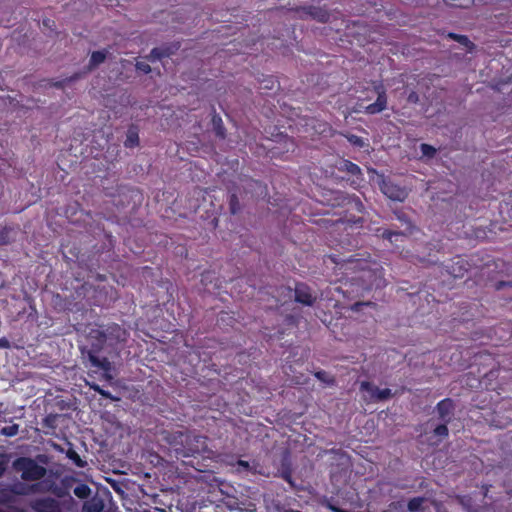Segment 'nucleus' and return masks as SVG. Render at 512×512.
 Masks as SVG:
<instances>
[{"label": "nucleus", "mask_w": 512, "mask_h": 512, "mask_svg": "<svg viewBox=\"0 0 512 512\" xmlns=\"http://www.w3.org/2000/svg\"><path fill=\"white\" fill-rule=\"evenodd\" d=\"M32 508L36 512H61L59 502L52 498L38 499L33 502Z\"/></svg>", "instance_id": "nucleus-6"}, {"label": "nucleus", "mask_w": 512, "mask_h": 512, "mask_svg": "<svg viewBox=\"0 0 512 512\" xmlns=\"http://www.w3.org/2000/svg\"><path fill=\"white\" fill-rule=\"evenodd\" d=\"M420 149H421L422 155L425 157H428V158H432L436 153V149L433 146L428 145V144H421Z\"/></svg>", "instance_id": "nucleus-21"}, {"label": "nucleus", "mask_w": 512, "mask_h": 512, "mask_svg": "<svg viewBox=\"0 0 512 512\" xmlns=\"http://www.w3.org/2000/svg\"><path fill=\"white\" fill-rule=\"evenodd\" d=\"M484 497L492 502L491 506L481 510L473 508L472 499L469 496H457L453 501L461 505L465 512H507L512 507V488L505 490L504 495L499 497L489 495V489L485 488Z\"/></svg>", "instance_id": "nucleus-2"}, {"label": "nucleus", "mask_w": 512, "mask_h": 512, "mask_svg": "<svg viewBox=\"0 0 512 512\" xmlns=\"http://www.w3.org/2000/svg\"><path fill=\"white\" fill-rule=\"evenodd\" d=\"M106 52L105 51H95L91 54L90 61H89V69L92 70L96 66L103 63L106 59Z\"/></svg>", "instance_id": "nucleus-13"}, {"label": "nucleus", "mask_w": 512, "mask_h": 512, "mask_svg": "<svg viewBox=\"0 0 512 512\" xmlns=\"http://www.w3.org/2000/svg\"><path fill=\"white\" fill-rule=\"evenodd\" d=\"M347 270L360 272L361 275L358 277L364 286V289L368 290L372 287H382L385 284L383 279L382 267L372 261L365 259H349L346 263Z\"/></svg>", "instance_id": "nucleus-1"}, {"label": "nucleus", "mask_w": 512, "mask_h": 512, "mask_svg": "<svg viewBox=\"0 0 512 512\" xmlns=\"http://www.w3.org/2000/svg\"><path fill=\"white\" fill-rule=\"evenodd\" d=\"M94 391L99 393V390H103L99 385L93 384L90 386Z\"/></svg>", "instance_id": "nucleus-37"}, {"label": "nucleus", "mask_w": 512, "mask_h": 512, "mask_svg": "<svg viewBox=\"0 0 512 512\" xmlns=\"http://www.w3.org/2000/svg\"><path fill=\"white\" fill-rule=\"evenodd\" d=\"M234 200V197L232 198V201ZM236 210L234 209V207L232 206V213H235Z\"/></svg>", "instance_id": "nucleus-43"}, {"label": "nucleus", "mask_w": 512, "mask_h": 512, "mask_svg": "<svg viewBox=\"0 0 512 512\" xmlns=\"http://www.w3.org/2000/svg\"><path fill=\"white\" fill-rule=\"evenodd\" d=\"M104 509V501L102 498L95 496L87 500L82 508V512H102Z\"/></svg>", "instance_id": "nucleus-10"}, {"label": "nucleus", "mask_w": 512, "mask_h": 512, "mask_svg": "<svg viewBox=\"0 0 512 512\" xmlns=\"http://www.w3.org/2000/svg\"><path fill=\"white\" fill-rule=\"evenodd\" d=\"M18 431H19V426L17 424H13V425H9V426H5V427L1 428L0 434L7 436V437H12V436H15L18 433Z\"/></svg>", "instance_id": "nucleus-19"}, {"label": "nucleus", "mask_w": 512, "mask_h": 512, "mask_svg": "<svg viewBox=\"0 0 512 512\" xmlns=\"http://www.w3.org/2000/svg\"><path fill=\"white\" fill-rule=\"evenodd\" d=\"M434 433L437 436L446 437L448 435V428L446 426V423L444 422V424H441V425L437 426L434 429Z\"/></svg>", "instance_id": "nucleus-23"}, {"label": "nucleus", "mask_w": 512, "mask_h": 512, "mask_svg": "<svg viewBox=\"0 0 512 512\" xmlns=\"http://www.w3.org/2000/svg\"><path fill=\"white\" fill-rule=\"evenodd\" d=\"M311 15L320 22H327L329 20V14L321 8H314Z\"/></svg>", "instance_id": "nucleus-17"}, {"label": "nucleus", "mask_w": 512, "mask_h": 512, "mask_svg": "<svg viewBox=\"0 0 512 512\" xmlns=\"http://www.w3.org/2000/svg\"><path fill=\"white\" fill-rule=\"evenodd\" d=\"M389 240H392V237L393 236H399L400 234L398 233H392V232H388L387 234H384Z\"/></svg>", "instance_id": "nucleus-35"}, {"label": "nucleus", "mask_w": 512, "mask_h": 512, "mask_svg": "<svg viewBox=\"0 0 512 512\" xmlns=\"http://www.w3.org/2000/svg\"><path fill=\"white\" fill-rule=\"evenodd\" d=\"M217 133H218V135H220L221 137H223V132H222V130H221V129H218Z\"/></svg>", "instance_id": "nucleus-40"}, {"label": "nucleus", "mask_w": 512, "mask_h": 512, "mask_svg": "<svg viewBox=\"0 0 512 512\" xmlns=\"http://www.w3.org/2000/svg\"><path fill=\"white\" fill-rule=\"evenodd\" d=\"M53 493H55L57 496H61L60 492H59V491H57L56 489H55V490H53Z\"/></svg>", "instance_id": "nucleus-41"}, {"label": "nucleus", "mask_w": 512, "mask_h": 512, "mask_svg": "<svg viewBox=\"0 0 512 512\" xmlns=\"http://www.w3.org/2000/svg\"><path fill=\"white\" fill-rule=\"evenodd\" d=\"M453 409H454V404H453L452 400L444 399V400L440 401L437 405V412L439 414V418L443 422L448 423L453 414Z\"/></svg>", "instance_id": "nucleus-9"}, {"label": "nucleus", "mask_w": 512, "mask_h": 512, "mask_svg": "<svg viewBox=\"0 0 512 512\" xmlns=\"http://www.w3.org/2000/svg\"><path fill=\"white\" fill-rule=\"evenodd\" d=\"M349 141L355 145H359V146H362L363 145V141L360 137L356 136V135H352L349 137Z\"/></svg>", "instance_id": "nucleus-27"}, {"label": "nucleus", "mask_w": 512, "mask_h": 512, "mask_svg": "<svg viewBox=\"0 0 512 512\" xmlns=\"http://www.w3.org/2000/svg\"><path fill=\"white\" fill-rule=\"evenodd\" d=\"M315 377H316L318 380H320V381H322V382H324L325 384L330 385V386L334 385V383H335L334 378H333L332 376H330V375H329L327 372H325V371H318V372H316V373H315Z\"/></svg>", "instance_id": "nucleus-18"}, {"label": "nucleus", "mask_w": 512, "mask_h": 512, "mask_svg": "<svg viewBox=\"0 0 512 512\" xmlns=\"http://www.w3.org/2000/svg\"><path fill=\"white\" fill-rule=\"evenodd\" d=\"M9 341L5 338L0 339V348H9Z\"/></svg>", "instance_id": "nucleus-31"}, {"label": "nucleus", "mask_w": 512, "mask_h": 512, "mask_svg": "<svg viewBox=\"0 0 512 512\" xmlns=\"http://www.w3.org/2000/svg\"><path fill=\"white\" fill-rule=\"evenodd\" d=\"M295 299L299 303L310 306L314 303L316 297L312 295L311 290L306 285L300 284L295 288Z\"/></svg>", "instance_id": "nucleus-8"}, {"label": "nucleus", "mask_w": 512, "mask_h": 512, "mask_svg": "<svg viewBox=\"0 0 512 512\" xmlns=\"http://www.w3.org/2000/svg\"><path fill=\"white\" fill-rule=\"evenodd\" d=\"M239 465L243 466L245 468H247L249 466V464L247 462H245V461H239Z\"/></svg>", "instance_id": "nucleus-38"}, {"label": "nucleus", "mask_w": 512, "mask_h": 512, "mask_svg": "<svg viewBox=\"0 0 512 512\" xmlns=\"http://www.w3.org/2000/svg\"><path fill=\"white\" fill-rule=\"evenodd\" d=\"M427 502L428 499L424 497L412 498L407 504V509L410 512H425Z\"/></svg>", "instance_id": "nucleus-11"}, {"label": "nucleus", "mask_w": 512, "mask_h": 512, "mask_svg": "<svg viewBox=\"0 0 512 512\" xmlns=\"http://www.w3.org/2000/svg\"><path fill=\"white\" fill-rule=\"evenodd\" d=\"M419 100L418 94L416 92H411L408 95V101L411 103H417Z\"/></svg>", "instance_id": "nucleus-29"}, {"label": "nucleus", "mask_w": 512, "mask_h": 512, "mask_svg": "<svg viewBox=\"0 0 512 512\" xmlns=\"http://www.w3.org/2000/svg\"><path fill=\"white\" fill-rule=\"evenodd\" d=\"M44 485H45V483H44V482H43V483H38V484L36 485V487H37V488H42Z\"/></svg>", "instance_id": "nucleus-39"}, {"label": "nucleus", "mask_w": 512, "mask_h": 512, "mask_svg": "<svg viewBox=\"0 0 512 512\" xmlns=\"http://www.w3.org/2000/svg\"><path fill=\"white\" fill-rule=\"evenodd\" d=\"M91 333H95V334H97V336H100L101 337V339H100L101 342L105 338V335L100 330H93Z\"/></svg>", "instance_id": "nucleus-33"}, {"label": "nucleus", "mask_w": 512, "mask_h": 512, "mask_svg": "<svg viewBox=\"0 0 512 512\" xmlns=\"http://www.w3.org/2000/svg\"><path fill=\"white\" fill-rule=\"evenodd\" d=\"M164 56H166V54L161 49L154 48L149 55V59L156 60V59H161Z\"/></svg>", "instance_id": "nucleus-24"}, {"label": "nucleus", "mask_w": 512, "mask_h": 512, "mask_svg": "<svg viewBox=\"0 0 512 512\" xmlns=\"http://www.w3.org/2000/svg\"><path fill=\"white\" fill-rule=\"evenodd\" d=\"M89 360L93 366L102 369L104 372H109L112 369V364L107 358L100 359L92 352H89Z\"/></svg>", "instance_id": "nucleus-12"}, {"label": "nucleus", "mask_w": 512, "mask_h": 512, "mask_svg": "<svg viewBox=\"0 0 512 512\" xmlns=\"http://www.w3.org/2000/svg\"><path fill=\"white\" fill-rule=\"evenodd\" d=\"M12 467L18 473L22 480L26 482L37 481L46 475V468L39 465L34 459L29 457H20L16 459Z\"/></svg>", "instance_id": "nucleus-3"}, {"label": "nucleus", "mask_w": 512, "mask_h": 512, "mask_svg": "<svg viewBox=\"0 0 512 512\" xmlns=\"http://www.w3.org/2000/svg\"><path fill=\"white\" fill-rule=\"evenodd\" d=\"M138 143V136L134 132L129 131L125 145L127 147H133Z\"/></svg>", "instance_id": "nucleus-22"}, {"label": "nucleus", "mask_w": 512, "mask_h": 512, "mask_svg": "<svg viewBox=\"0 0 512 512\" xmlns=\"http://www.w3.org/2000/svg\"><path fill=\"white\" fill-rule=\"evenodd\" d=\"M91 493V489L86 484H80L75 487L74 494L81 499L87 498Z\"/></svg>", "instance_id": "nucleus-15"}, {"label": "nucleus", "mask_w": 512, "mask_h": 512, "mask_svg": "<svg viewBox=\"0 0 512 512\" xmlns=\"http://www.w3.org/2000/svg\"><path fill=\"white\" fill-rule=\"evenodd\" d=\"M503 285H504V283H503V282H500V284H499V286H498V289H499L501 286H503Z\"/></svg>", "instance_id": "nucleus-44"}, {"label": "nucleus", "mask_w": 512, "mask_h": 512, "mask_svg": "<svg viewBox=\"0 0 512 512\" xmlns=\"http://www.w3.org/2000/svg\"><path fill=\"white\" fill-rule=\"evenodd\" d=\"M382 192L392 200L402 201L406 197V191L385 180L381 183Z\"/></svg>", "instance_id": "nucleus-7"}, {"label": "nucleus", "mask_w": 512, "mask_h": 512, "mask_svg": "<svg viewBox=\"0 0 512 512\" xmlns=\"http://www.w3.org/2000/svg\"><path fill=\"white\" fill-rule=\"evenodd\" d=\"M136 69L147 74L149 72H151V67L148 63L146 62H137L136 63Z\"/></svg>", "instance_id": "nucleus-25"}, {"label": "nucleus", "mask_w": 512, "mask_h": 512, "mask_svg": "<svg viewBox=\"0 0 512 512\" xmlns=\"http://www.w3.org/2000/svg\"><path fill=\"white\" fill-rule=\"evenodd\" d=\"M103 376L108 381H111L113 379V376L111 375L110 371L109 372H104Z\"/></svg>", "instance_id": "nucleus-34"}, {"label": "nucleus", "mask_w": 512, "mask_h": 512, "mask_svg": "<svg viewBox=\"0 0 512 512\" xmlns=\"http://www.w3.org/2000/svg\"><path fill=\"white\" fill-rule=\"evenodd\" d=\"M404 508V504L401 502L392 503L389 506L388 512H400Z\"/></svg>", "instance_id": "nucleus-26"}, {"label": "nucleus", "mask_w": 512, "mask_h": 512, "mask_svg": "<svg viewBox=\"0 0 512 512\" xmlns=\"http://www.w3.org/2000/svg\"><path fill=\"white\" fill-rule=\"evenodd\" d=\"M5 469H6V462L3 458V456H0V477L3 475Z\"/></svg>", "instance_id": "nucleus-30"}, {"label": "nucleus", "mask_w": 512, "mask_h": 512, "mask_svg": "<svg viewBox=\"0 0 512 512\" xmlns=\"http://www.w3.org/2000/svg\"><path fill=\"white\" fill-rule=\"evenodd\" d=\"M370 305H372L371 302H357L352 306V310L359 311L361 307Z\"/></svg>", "instance_id": "nucleus-28"}, {"label": "nucleus", "mask_w": 512, "mask_h": 512, "mask_svg": "<svg viewBox=\"0 0 512 512\" xmlns=\"http://www.w3.org/2000/svg\"><path fill=\"white\" fill-rule=\"evenodd\" d=\"M376 91L378 94V97L376 101L368 106L363 107L364 112L367 114H376L379 112H382L387 107V97L385 90L382 86L376 87ZM362 107L360 106L358 109H355V112H361Z\"/></svg>", "instance_id": "nucleus-5"}, {"label": "nucleus", "mask_w": 512, "mask_h": 512, "mask_svg": "<svg viewBox=\"0 0 512 512\" xmlns=\"http://www.w3.org/2000/svg\"><path fill=\"white\" fill-rule=\"evenodd\" d=\"M342 169L353 174V175H356L358 173H360V168L358 165L350 162V161H344L343 162V166H342Z\"/></svg>", "instance_id": "nucleus-20"}, {"label": "nucleus", "mask_w": 512, "mask_h": 512, "mask_svg": "<svg viewBox=\"0 0 512 512\" xmlns=\"http://www.w3.org/2000/svg\"><path fill=\"white\" fill-rule=\"evenodd\" d=\"M285 512H301V511L290 509V510H286Z\"/></svg>", "instance_id": "nucleus-42"}, {"label": "nucleus", "mask_w": 512, "mask_h": 512, "mask_svg": "<svg viewBox=\"0 0 512 512\" xmlns=\"http://www.w3.org/2000/svg\"><path fill=\"white\" fill-rule=\"evenodd\" d=\"M360 390L363 392V398L366 401L376 402L383 401L391 397L392 392L390 389H379L372 385L370 382L363 381L360 384Z\"/></svg>", "instance_id": "nucleus-4"}, {"label": "nucleus", "mask_w": 512, "mask_h": 512, "mask_svg": "<svg viewBox=\"0 0 512 512\" xmlns=\"http://www.w3.org/2000/svg\"><path fill=\"white\" fill-rule=\"evenodd\" d=\"M448 37L454 41H457L462 46L466 47L468 51H472L474 49V44L468 39L465 35H459L455 33H449Z\"/></svg>", "instance_id": "nucleus-14"}, {"label": "nucleus", "mask_w": 512, "mask_h": 512, "mask_svg": "<svg viewBox=\"0 0 512 512\" xmlns=\"http://www.w3.org/2000/svg\"><path fill=\"white\" fill-rule=\"evenodd\" d=\"M67 457L74 462L77 467L83 468L86 466V461L82 460L79 454L74 450H68Z\"/></svg>", "instance_id": "nucleus-16"}, {"label": "nucleus", "mask_w": 512, "mask_h": 512, "mask_svg": "<svg viewBox=\"0 0 512 512\" xmlns=\"http://www.w3.org/2000/svg\"><path fill=\"white\" fill-rule=\"evenodd\" d=\"M99 394L106 398H112L111 394L106 390H99Z\"/></svg>", "instance_id": "nucleus-32"}, {"label": "nucleus", "mask_w": 512, "mask_h": 512, "mask_svg": "<svg viewBox=\"0 0 512 512\" xmlns=\"http://www.w3.org/2000/svg\"><path fill=\"white\" fill-rule=\"evenodd\" d=\"M329 508L334 511V512H345L344 510L340 509V508H337L333 505H329Z\"/></svg>", "instance_id": "nucleus-36"}]
</instances>
